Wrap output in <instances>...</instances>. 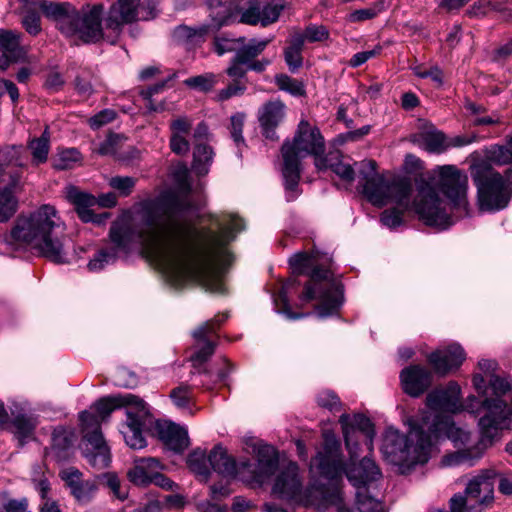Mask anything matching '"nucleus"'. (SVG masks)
I'll return each instance as SVG.
<instances>
[{"label":"nucleus","mask_w":512,"mask_h":512,"mask_svg":"<svg viewBox=\"0 0 512 512\" xmlns=\"http://www.w3.org/2000/svg\"><path fill=\"white\" fill-rule=\"evenodd\" d=\"M190 210L187 200L170 192L145 201L136 231L114 223L109 233L114 246L99 250L88 262V270L101 271L115 262L118 252H128L139 241L147 257L175 286L194 281L207 291L223 294L222 275L233 259L227 245L244 228L243 221L233 214L222 215L215 221L218 231L203 235L194 227Z\"/></svg>","instance_id":"obj_1"},{"label":"nucleus","mask_w":512,"mask_h":512,"mask_svg":"<svg viewBox=\"0 0 512 512\" xmlns=\"http://www.w3.org/2000/svg\"><path fill=\"white\" fill-rule=\"evenodd\" d=\"M466 412L478 417L480 437L474 441L472 432L465 426L457 425L452 417L435 416L432 421L424 418L426 439L431 441V450L440 439H448L455 451L442 456L439 466L451 468L474 466L484 452L501 437L503 430L512 429V410L507 411L499 399L479 400L474 395L466 398Z\"/></svg>","instance_id":"obj_2"},{"label":"nucleus","mask_w":512,"mask_h":512,"mask_svg":"<svg viewBox=\"0 0 512 512\" xmlns=\"http://www.w3.org/2000/svg\"><path fill=\"white\" fill-rule=\"evenodd\" d=\"M345 446L349 453V460H343L341 443L337 436L331 431L323 433V443L316 455L311 459L310 472H316L320 477L333 483L330 491L338 489L342 493L340 484L343 476L356 488L365 487L370 482L381 477V472L375 462L364 457L359 463L358 433L366 437V445L372 450L373 438L375 435L374 426L369 418L362 414H342L339 418ZM343 497V494H341Z\"/></svg>","instance_id":"obj_3"},{"label":"nucleus","mask_w":512,"mask_h":512,"mask_svg":"<svg viewBox=\"0 0 512 512\" xmlns=\"http://www.w3.org/2000/svg\"><path fill=\"white\" fill-rule=\"evenodd\" d=\"M0 243L6 246L4 252L31 249L52 262L68 263L66 224L51 205L19 216L11 231L0 237Z\"/></svg>","instance_id":"obj_4"},{"label":"nucleus","mask_w":512,"mask_h":512,"mask_svg":"<svg viewBox=\"0 0 512 512\" xmlns=\"http://www.w3.org/2000/svg\"><path fill=\"white\" fill-rule=\"evenodd\" d=\"M431 182L417 183L414 197L415 212L426 225L446 229L453 223L445 202L439 198L436 190L447 198L454 209L468 215L469 182L464 171L455 165L438 166L433 170Z\"/></svg>","instance_id":"obj_5"},{"label":"nucleus","mask_w":512,"mask_h":512,"mask_svg":"<svg viewBox=\"0 0 512 512\" xmlns=\"http://www.w3.org/2000/svg\"><path fill=\"white\" fill-rule=\"evenodd\" d=\"M271 493L278 499L295 507L313 508L319 512L345 510L344 498L336 488L316 481L305 484L304 475L296 462H288L276 475Z\"/></svg>","instance_id":"obj_6"},{"label":"nucleus","mask_w":512,"mask_h":512,"mask_svg":"<svg viewBox=\"0 0 512 512\" xmlns=\"http://www.w3.org/2000/svg\"><path fill=\"white\" fill-rule=\"evenodd\" d=\"M289 264L294 275L309 277L300 300L318 301L316 310L321 318L337 314L344 300L343 286L334 273L322 265L318 253H296L290 257Z\"/></svg>","instance_id":"obj_7"},{"label":"nucleus","mask_w":512,"mask_h":512,"mask_svg":"<svg viewBox=\"0 0 512 512\" xmlns=\"http://www.w3.org/2000/svg\"><path fill=\"white\" fill-rule=\"evenodd\" d=\"M283 167L282 175L285 182L288 201L297 196V187L300 180V160L306 156L315 158L318 170H325L326 158L324 138L316 126L308 121L301 120L292 141H285L282 145Z\"/></svg>","instance_id":"obj_8"},{"label":"nucleus","mask_w":512,"mask_h":512,"mask_svg":"<svg viewBox=\"0 0 512 512\" xmlns=\"http://www.w3.org/2000/svg\"><path fill=\"white\" fill-rule=\"evenodd\" d=\"M355 165L362 192L372 205L383 207L397 203L404 208L409 207L408 196L412 192V184L408 178L398 176L386 179L377 172V163L371 159L362 160Z\"/></svg>","instance_id":"obj_9"},{"label":"nucleus","mask_w":512,"mask_h":512,"mask_svg":"<svg viewBox=\"0 0 512 512\" xmlns=\"http://www.w3.org/2000/svg\"><path fill=\"white\" fill-rule=\"evenodd\" d=\"M381 450L389 463L404 470L429 460L431 441L426 439V432L420 424L413 422L408 435H403L392 427L388 428Z\"/></svg>","instance_id":"obj_10"},{"label":"nucleus","mask_w":512,"mask_h":512,"mask_svg":"<svg viewBox=\"0 0 512 512\" xmlns=\"http://www.w3.org/2000/svg\"><path fill=\"white\" fill-rule=\"evenodd\" d=\"M469 158L471 177L477 187L479 209L485 212L505 209L512 198V191L502 174L482 161L480 153H472Z\"/></svg>","instance_id":"obj_11"},{"label":"nucleus","mask_w":512,"mask_h":512,"mask_svg":"<svg viewBox=\"0 0 512 512\" xmlns=\"http://www.w3.org/2000/svg\"><path fill=\"white\" fill-rule=\"evenodd\" d=\"M108 16V13L106 14ZM75 35L85 43H96L105 40L115 43L121 32H115L107 27V17H104L102 4L87 5L77 12V20L74 21Z\"/></svg>","instance_id":"obj_12"},{"label":"nucleus","mask_w":512,"mask_h":512,"mask_svg":"<svg viewBox=\"0 0 512 512\" xmlns=\"http://www.w3.org/2000/svg\"><path fill=\"white\" fill-rule=\"evenodd\" d=\"M160 0H117L108 11L107 27L114 33L122 32L126 24L150 20L157 16Z\"/></svg>","instance_id":"obj_13"},{"label":"nucleus","mask_w":512,"mask_h":512,"mask_svg":"<svg viewBox=\"0 0 512 512\" xmlns=\"http://www.w3.org/2000/svg\"><path fill=\"white\" fill-rule=\"evenodd\" d=\"M462 393L458 383L451 381L446 387L436 388L426 397V406L428 411H424L421 416L420 426L425 430L427 426L424 424V418L429 417L432 421L437 415L439 417H451L466 411V400L461 401Z\"/></svg>","instance_id":"obj_14"},{"label":"nucleus","mask_w":512,"mask_h":512,"mask_svg":"<svg viewBox=\"0 0 512 512\" xmlns=\"http://www.w3.org/2000/svg\"><path fill=\"white\" fill-rule=\"evenodd\" d=\"M83 429V454L87 462L95 469L101 470L111 462L110 449L107 446L97 418L87 412L80 413Z\"/></svg>","instance_id":"obj_15"},{"label":"nucleus","mask_w":512,"mask_h":512,"mask_svg":"<svg viewBox=\"0 0 512 512\" xmlns=\"http://www.w3.org/2000/svg\"><path fill=\"white\" fill-rule=\"evenodd\" d=\"M256 462L249 460L239 462L240 479L249 484L261 485L275 472L278 455L275 448L268 444L254 446Z\"/></svg>","instance_id":"obj_16"},{"label":"nucleus","mask_w":512,"mask_h":512,"mask_svg":"<svg viewBox=\"0 0 512 512\" xmlns=\"http://www.w3.org/2000/svg\"><path fill=\"white\" fill-rule=\"evenodd\" d=\"M284 8L285 6L278 2L263 5L260 0H248L243 6L237 2L235 21H231V24L241 23L250 26L260 24L262 27H266L279 19Z\"/></svg>","instance_id":"obj_17"},{"label":"nucleus","mask_w":512,"mask_h":512,"mask_svg":"<svg viewBox=\"0 0 512 512\" xmlns=\"http://www.w3.org/2000/svg\"><path fill=\"white\" fill-rule=\"evenodd\" d=\"M474 138L455 136L447 138L440 130L428 122H422L419 130L411 136V141L430 153L440 154L450 147H462L472 143Z\"/></svg>","instance_id":"obj_18"},{"label":"nucleus","mask_w":512,"mask_h":512,"mask_svg":"<svg viewBox=\"0 0 512 512\" xmlns=\"http://www.w3.org/2000/svg\"><path fill=\"white\" fill-rule=\"evenodd\" d=\"M29 3L38 7L43 15L53 21L57 29L67 37L75 35L74 21L77 20V8L69 2H56L50 0H33Z\"/></svg>","instance_id":"obj_19"},{"label":"nucleus","mask_w":512,"mask_h":512,"mask_svg":"<svg viewBox=\"0 0 512 512\" xmlns=\"http://www.w3.org/2000/svg\"><path fill=\"white\" fill-rule=\"evenodd\" d=\"M126 407L127 410L139 409L141 415L147 413V404L140 397L127 393L101 398L92 407L93 411H86L101 423L117 408Z\"/></svg>","instance_id":"obj_20"},{"label":"nucleus","mask_w":512,"mask_h":512,"mask_svg":"<svg viewBox=\"0 0 512 512\" xmlns=\"http://www.w3.org/2000/svg\"><path fill=\"white\" fill-rule=\"evenodd\" d=\"M61 479L70 489V493L81 504H88L96 495L98 485L96 479H83V474L75 467H68L60 472Z\"/></svg>","instance_id":"obj_21"},{"label":"nucleus","mask_w":512,"mask_h":512,"mask_svg":"<svg viewBox=\"0 0 512 512\" xmlns=\"http://www.w3.org/2000/svg\"><path fill=\"white\" fill-rule=\"evenodd\" d=\"M271 41V38H252L247 40L244 37V41L240 44L239 50L237 51V54H234V56L240 62L245 63L247 69L258 73L263 72L271 61L266 58L257 59V57L262 54Z\"/></svg>","instance_id":"obj_22"},{"label":"nucleus","mask_w":512,"mask_h":512,"mask_svg":"<svg viewBox=\"0 0 512 512\" xmlns=\"http://www.w3.org/2000/svg\"><path fill=\"white\" fill-rule=\"evenodd\" d=\"M466 358L464 349L459 344H451L445 349H439L428 355L427 360L434 373L445 376L451 370L461 366Z\"/></svg>","instance_id":"obj_23"},{"label":"nucleus","mask_w":512,"mask_h":512,"mask_svg":"<svg viewBox=\"0 0 512 512\" xmlns=\"http://www.w3.org/2000/svg\"><path fill=\"white\" fill-rule=\"evenodd\" d=\"M403 391L411 397H419L431 385L432 373L421 365H410L400 372Z\"/></svg>","instance_id":"obj_24"},{"label":"nucleus","mask_w":512,"mask_h":512,"mask_svg":"<svg viewBox=\"0 0 512 512\" xmlns=\"http://www.w3.org/2000/svg\"><path fill=\"white\" fill-rule=\"evenodd\" d=\"M285 104L280 100L266 102L258 111V121L263 136L270 140H278L276 128L285 118Z\"/></svg>","instance_id":"obj_25"},{"label":"nucleus","mask_w":512,"mask_h":512,"mask_svg":"<svg viewBox=\"0 0 512 512\" xmlns=\"http://www.w3.org/2000/svg\"><path fill=\"white\" fill-rule=\"evenodd\" d=\"M496 476L494 469L480 470L477 475L472 477L466 484L464 494L467 497L478 499L482 505H488L494 499V483Z\"/></svg>","instance_id":"obj_26"},{"label":"nucleus","mask_w":512,"mask_h":512,"mask_svg":"<svg viewBox=\"0 0 512 512\" xmlns=\"http://www.w3.org/2000/svg\"><path fill=\"white\" fill-rule=\"evenodd\" d=\"M472 382L477 393L483 397L482 400L499 399L504 404L507 411L512 410V403L507 405V403L502 399V396L511 389V385L507 380L493 374L490 375L489 384L487 386L484 375L475 373L473 375Z\"/></svg>","instance_id":"obj_27"},{"label":"nucleus","mask_w":512,"mask_h":512,"mask_svg":"<svg viewBox=\"0 0 512 512\" xmlns=\"http://www.w3.org/2000/svg\"><path fill=\"white\" fill-rule=\"evenodd\" d=\"M155 432L158 438L174 452H182L189 445L187 430L173 422L156 421Z\"/></svg>","instance_id":"obj_28"},{"label":"nucleus","mask_w":512,"mask_h":512,"mask_svg":"<svg viewBox=\"0 0 512 512\" xmlns=\"http://www.w3.org/2000/svg\"><path fill=\"white\" fill-rule=\"evenodd\" d=\"M192 126L193 121L187 116H179L171 120L169 147L174 154L184 156L190 151L188 137L192 132Z\"/></svg>","instance_id":"obj_29"},{"label":"nucleus","mask_w":512,"mask_h":512,"mask_svg":"<svg viewBox=\"0 0 512 512\" xmlns=\"http://www.w3.org/2000/svg\"><path fill=\"white\" fill-rule=\"evenodd\" d=\"M209 22L207 25L216 32L221 27L230 25L235 21L237 0H207Z\"/></svg>","instance_id":"obj_30"},{"label":"nucleus","mask_w":512,"mask_h":512,"mask_svg":"<svg viewBox=\"0 0 512 512\" xmlns=\"http://www.w3.org/2000/svg\"><path fill=\"white\" fill-rule=\"evenodd\" d=\"M146 417L149 420L150 413L148 408L147 413L144 415H141L139 409L127 410V422L122 430V434L127 445L133 449H142L146 446V441L141 432Z\"/></svg>","instance_id":"obj_31"},{"label":"nucleus","mask_w":512,"mask_h":512,"mask_svg":"<svg viewBox=\"0 0 512 512\" xmlns=\"http://www.w3.org/2000/svg\"><path fill=\"white\" fill-rule=\"evenodd\" d=\"M163 469V465L157 458H137L134 466L128 471L129 480L138 486H147L152 483L157 473Z\"/></svg>","instance_id":"obj_32"},{"label":"nucleus","mask_w":512,"mask_h":512,"mask_svg":"<svg viewBox=\"0 0 512 512\" xmlns=\"http://www.w3.org/2000/svg\"><path fill=\"white\" fill-rule=\"evenodd\" d=\"M214 331V322L208 321L196 328L192 335L198 344H202L191 356V361L197 367L209 359L213 354L215 345L212 341L207 340V336Z\"/></svg>","instance_id":"obj_33"},{"label":"nucleus","mask_w":512,"mask_h":512,"mask_svg":"<svg viewBox=\"0 0 512 512\" xmlns=\"http://www.w3.org/2000/svg\"><path fill=\"white\" fill-rule=\"evenodd\" d=\"M208 462L214 471L225 477H239V462L229 456L226 450L220 446H215L208 455Z\"/></svg>","instance_id":"obj_34"},{"label":"nucleus","mask_w":512,"mask_h":512,"mask_svg":"<svg viewBox=\"0 0 512 512\" xmlns=\"http://www.w3.org/2000/svg\"><path fill=\"white\" fill-rule=\"evenodd\" d=\"M22 34L12 30H0V50L14 62L23 61L26 49L21 45Z\"/></svg>","instance_id":"obj_35"},{"label":"nucleus","mask_w":512,"mask_h":512,"mask_svg":"<svg viewBox=\"0 0 512 512\" xmlns=\"http://www.w3.org/2000/svg\"><path fill=\"white\" fill-rule=\"evenodd\" d=\"M36 426L37 421L32 416L20 414L13 418L11 421V429L20 446L25 445L34 438Z\"/></svg>","instance_id":"obj_36"},{"label":"nucleus","mask_w":512,"mask_h":512,"mask_svg":"<svg viewBox=\"0 0 512 512\" xmlns=\"http://www.w3.org/2000/svg\"><path fill=\"white\" fill-rule=\"evenodd\" d=\"M210 33H214V31H212L207 23L197 27L180 25L174 29L172 36L178 43L195 44L202 41L203 38Z\"/></svg>","instance_id":"obj_37"},{"label":"nucleus","mask_w":512,"mask_h":512,"mask_svg":"<svg viewBox=\"0 0 512 512\" xmlns=\"http://www.w3.org/2000/svg\"><path fill=\"white\" fill-rule=\"evenodd\" d=\"M9 187L0 190V223L9 220L16 212L18 201L12 193V188L18 183L19 176L10 174Z\"/></svg>","instance_id":"obj_38"},{"label":"nucleus","mask_w":512,"mask_h":512,"mask_svg":"<svg viewBox=\"0 0 512 512\" xmlns=\"http://www.w3.org/2000/svg\"><path fill=\"white\" fill-rule=\"evenodd\" d=\"M214 151L211 146L197 143L193 151L192 168L199 176H204L209 172L213 162Z\"/></svg>","instance_id":"obj_39"},{"label":"nucleus","mask_w":512,"mask_h":512,"mask_svg":"<svg viewBox=\"0 0 512 512\" xmlns=\"http://www.w3.org/2000/svg\"><path fill=\"white\" fill-rule=\"evenodd\" d=\"M473 153H480V159L486 161L490 167L491 164L506 165L512 163V146L508 148L506 146L493 145Z\"/></svg>","instance_id":"obj_40"},{"label":"nucleus","mask_w":512,"mask_h":512,"mask_svg":"<svg viewBox=\"0 0 512 512\" xmlns=\"http://www.w3.org/2000/svg\"><path fill=\"white\" fill-rule=\"evenodd\" d=\"M28 148L31 152L32 163L39 165L48 160L50 150V132L48 127L45 128L39 138H34L28 143Z\"/></svg>","instance_id":"obj_41"},{"label":"nucleus","mask_w":512,"mask_h":512,"mask_svg":"<svg viewBox=\"0 0 512 512\" xmlns=\"http://www.w3.org/2000/svg\"><path fill=\"white\" fill-rule=\"evenodd\" d=\"M169 397L178 409L191 413L195 401L192 386L181 383L171 390Z\"/></svg>","instance_id":"obj_42"},{"label":"nucleus","mask_w":512,"mask_h":512,"mask_svg":"<svg viewBox=\"0 0 512 512\" xmlns=\"http://www.w3.org/2000/svg\"><path fill=\"white\" fill-rule=\"evenodd\" d=\"M208 463V456L205 450L200 448L191 452L187 458V464L190 470L204 482L208 480L210 474Z\"/></svg>","instance_id":"obj_43"},{"label":"nucleus","mask_w":512,"mask_h":512,"mask_svg":"<svg viewBox=\"0 0 512 512\" xmlns=\"http://www.w3.org/2000/svg\"><path fill=\"white\" fill-rule=\"evenodd\" d=\"M97 485L103 486L117 499L123 501L127 498L128 494L121 487V481L117 474L114 472H107L95 477Z\"/></svg>","instance_id":"obj_44"},{"label":"nucleus","mask_w":512,"mask_h":512,"mask_svg":"<svg viewBox=\"0 0 512 512\" xmlns=\"http://www.w3.org/2000/svg\"><path fill=\"white\" fill-rule=\"evenodd\" d=\"M80 159V152L76 148L60 149L53 160V167L57 170H68Z\"/></svg>","instance_id":"obj_45"},{"label":"nucleus","mask_w":512,"mask_h":512,"mask_svg":"<svg viewBox=\"0 0 512 512\" xmlns=\"http://www.w3.org/2000/svg\"><path fill=\"white\" fill-rule=\"evenodd\" d=\"M410 196H411V193L408 196V203H409L408 208H404L402 206H399L397 203H395L398 207L397 209L396 208L387 209L382 212L380 220L383 223V225H385L389 228H396L402 224L403 212L408 211L411 208H413L415 210L414 200L412 202H410Z\"/></svg>","instance_id":"obj_46"},{"label":"nucleus","mask_w":512,"mask_h":512,"mask_svg":"<svg viewBox=\"0 0 512 512\" xmlns=\"http://www.w3.org/2000/svg\"><path fill=\"white\" fill-rule=\"evenodd\" d=\"M22 147L9 146L0 151V176L10 166L23 167L24 163L20 159Z\"/></svg>","instance_id":"obj_47"},{"label":"nucleus","mask_w":512,"mask_h":512,"mask_svg":"<svg viewBox=\"0 0 512 512\" xmlns=\"http://www.w3.org/2000/svg\"><path fill=\"white\" fill-rule=\"evenodd\" d=\"M275 83L282 91H286L293 96H302L305 93L304 85L302 82L291 78L285 74L275 76Z\"/></svg>","instance_id":"obj_48"},{"label":"nucleus","mask_w":512,"mask_h":512,"mask_svg":"<svg viewBox=\"0 0 512 512\" xmlns=\"http://www.w3.org/2000/svg\"><path fill=\"white\" fill-rule=\"evenodd\" d=\"M67 199L75 206L76 211L81 208L93 207L96 204L93 196L80 191L76 187H69L67 189Z\"/></svg>","instance_id":"obj_49"},{"label":"nucleus","mask_w":512,"mask_h":512,"mask_svg":"<svg viewBox=\"0 0 512 512\" xmlns=\"http://www.w3.org/2000/svg\"><path fill=\"white\" fill-rule=\"evenodd\" d=\"M185 85L190 88L198 89L203 92L211 90L217 83V76L212 73H206L190 77L184 81Z\"/></svg>","instance_id":"obj_50"},{"label":"nucleus","mask_w":512,"mask_h":512,"mask_svg":"<svg viewBox=\"0 0 512 512\" xmlns=\"http://www.w3.org/2000/svg\"><path fill=\"white\" fill-rule=\"evenodd\" d=\"M326 165L325 169L330 168L342 180L348 183L353 182L355 170L349 163L343 162L342 160L332 161L326 158Z\"/></svg>","instance_id":"obj_51"},{"label":"nucleus","mask_w":512,"mask_h":512,"mask_svg":"<svg viewBox=\"0 0 512 512\" xmlns=\"http://www.w3.org/2000/svg\"><path fill=\"white\" fill-rule=\"evenodd\" d=\"M26 6V4H24ZM23 11V16L21 19L22 26L30 35H37L41 32V21L40 15L32 11L28 8Z\"/></svg>","instance_id":"obj_52"},{"label":"nucleus","mask_w":512,"mask_h":512,"mask_svg":"<svg viewBox=\"0 0 512 512\" xmlns=\"http://www.w3.org/2000/svg\"><path fill=\"white\" fill-rule=\"evenodd\" d=\"M244 41V37L239 38H227L221 37L217 38L215 41V51L219 56L224 55L225 53L235 52L239 50L240 44Z\"/></svg>","instance_id":"obj_53"},{"label":"nucleus","mask_w":512,"mask_h":512,"mask_svg":"<svg viewBox=\"0 0 512 512\" xmlns=\"http://www.w3.org/2000/svg\"><path fill=\"white\" fill-rule=\"evenodd\" d=\"M135 183V179L129 176H115L109 180V185L118 191L121 196H128L132 192Z\"/></svg>","instance_id":"obj_54"},{"label":"nucleus","mask_w":512,"mask_h":512,"mask_svg":"<svg viewBox=\"0 0 512 512\" xmlns=\"http://www.w3.org/2000/svg\"><path fill=\"white\" fill-rule=\"evenodd\" d=\"M247 89L246 81H232L226 88L221 89L217 98L220 101L228 100L234 96H240L245 93Z\"/></svg>","instance_id":"obj_55"},{"label":"nucleus","mask_w":512,"mask_h":512,"mask_svg":"<svg viewBox=\"0 0 512 512\" xmlns=\"http://www.w3.org/2000/svg\"><path fill=\"white\" fill-rule=\"evenodd\" d=\"M245 115L243 113H236L230 118V134L231 138L237 146L244 145V138L242 135Z\"/></svg>","instance_id":"obj_56"},{"label":"nucleus","mask_w":512,"mask_h":512,"mask_svg":"<svg viewBox=\"0 0 512 512\" xmlns=\"http://www.w3.org/2000/svg\"><path fill=\"white\" fill-rule=\"evenodd\" d=\"M165 86V82L157 83L147 89L141 91V96L147 101L146 107L149 111L158 112L164 109V105L162 103L155 104L152 97L153 95L162 91Z\"/></svg>","instance_id":"obj_57"},{"label":"nucleus","mask_w":512,"mask_h":512,"mask_svg":"<svg viewBox=\"0 0 512 512\" xmlns=\"http://www.w3.org/2000/svg\"><path fill=\"white\" fill-rule=\"evenodd\" d=\"M490 9L502 13L504 18H508L511 15V11L509 9L503 8L500 4H493L489 1L475 3L469 10V13L471 15L478 16L480 14H485Z\"/></svg>","instance_id":"obj_58"},{"label":"nucleus","mask_w":512,"mask_h":512,"mask_svg":"<svg viewBox=\"0 0 512 512\" xmlns=\"http://www.w3.org/2000/svg\"><path fill=\"white\" fill-rule=\"evenodd\" d=\"M250 69H247L245 63L240 62L235 56L231 59L230 65L226 69V74L232 81H246V74Z\"/></svg>","instance_id":"obj_59"},{"label":"nucleus","mask_w":512,"mask_h":512,"mask_svg":"<svg viewBox=\"0 0 512 512\" xmlns=\"http://www.w3.org/2000/svg\"><path fill=\"white\" fill-rule=\"evenodd\" d=\"M317 403L319 406L327 408L330 411H337L341 406L340 399L331 391L320 392L317 396Z\"/></svg>","instance_id":"obj_60"},{"label":"nucleus","mask_w":512,"mask_h":512,"mask_svg":"<svg viewBox=\"0 0 512 512\" xmlns=\"http://www.w3.org/2000/svg\"><path fill=\"white\" fill-rule=\"evenodd\" d=\"M116 117V112L112 109H104L89 119V125L93 129H98L110 122Z\"/></svg>","instance_id":"obj_61"},{"label":"nucleus","mask_w":512,"mask_h":512,"mask_svg":"<svg viewBox=\"0 0 512 512\" xmlns=\"http://www.w3.org/2000/svg\"><path fill=\"white\" fill-rule=\"evenodd\" d=\"M301 52V50L294 49L289 46L285 49L284 58L290 71L295 72L302 66L303 59L301 56Z\"/></svg>","instance_id":"obj_62"},{"label":"nucleus","mask_w":512,"mask_h":512,"mask_svg":"<svg viewBox=\"0 0 512 512\" xmlns=\"http://www.w3.org/2000/svg\"><path fill=\"white\" fill-rule=\"evenodd\" d=\"M304 32L309 42H320L326 40L329 36L328 30L323 25H308Z\"/></svg>","instance_id":"obj_63"},{"label":"nucleus","mask_w":512,"mask_h":512,"mask_svg":"<svg viewBox=\"0 0 512 512\" xmlns=\"http://www.w3.org/2000/svg\"><path fill=\"white\" fill-rule=\"evenodd\" d=\"M439 512H469L467 507V496L464 493L454 494L449 501V511Z\"/></svg>","instance_id":"obj_64"}]
</instances>
